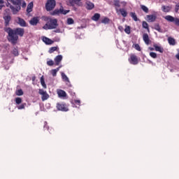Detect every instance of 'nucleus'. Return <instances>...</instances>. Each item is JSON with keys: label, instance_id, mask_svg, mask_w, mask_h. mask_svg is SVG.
<instances>
[{"label": "nucleus", "instance_id": "1", "mask_svg": "<svg viewBox=\"0 0 179 179\" xmlns=\"http://www.w3.org/2000/svg\"><path fill=\"white\" fill-rule=\"evenodd\" d=\"M10 1L11 2V3H13V5H15V6H16L15 8V6H10V9L13 13V15H16V13H17V12H19V10H20L21 7L22 6V3L23 6H24L26 5V3H24L23 1V0H10Z\"/></svg>", "mask_w": 179, "mask_h": 179}, {"label": "nucleus", "instance_id": "2", "mask_svg": "<svg viewBox=\"0 0 179 179\" xmlns=\"http://www.w3.org/2000/svg\"><path fill=\"white\" fill-rule=\"evenodd\" d=\"M4 31L8 34V40L13 44H16L19 36H17L15 30L11 29L10 27H6L4 28Z\"/></svg>", "mask_w": 179, "mask_h": 179}, {"label": "nucleus", "instance_id": "3", "mask_svg": "<svg viewBox=\"0 0 179 179\" xmlns=\"http://www.w3.org/2000/svg\"><path fill=\"white\" fill-rule=\"evenodd\" d=\"M58 27V20L57 19L50 20L43 27L45 30H52Z\"/></svg>", "mask_w": 179, "mask_h": 179}, {"label": "nucleus", "instance_id": "4", "mask_svg": "<svg viewBox=\"0 0 179 179\" xmlns=\"http://www.w3.org/2000/svg\"><path fill=\"white\" fill-rule=\"evenodd\" d=\"M56 5H57V3L55 0H48L45 4L46 10H48V12L52 10V9L55 8Z\"/></svg>", "mask_w": 179, "mask_h": 179}, {"label": "nucleus", "instance_id": "5", "mask_svg": "<svg viewBox=\"0 0 179 179\" xmlns=\"http://www.w3.org/2000/svg\"><path fill=\"white\" fill-rule=\"evenodd\" d=\"M67 13H69V10H64V8H60V9H56L54 11H52V13H50V14L52 16H55V15H66Z\"/></svg>", "mask_w": 179, "mask_h": 179}, {"label": "nucleus", "instance_id": "6", "mask_svg": "<svg viewBox=\"0 0 179 179\" xmlns=\"http://www.w3.org/2000/svg\"><path fill=\"white\" fill-rule=\"evenodd\" d=\"M39 94L42 96V101H45V100H48V98L50 97V95L47 94V92L44 91L43 90L40 89L38 92Z\"/></svg>", "mask_w": 179, "mask_h": 179}, {"label": "nucleus", "instance_id": "7", "mask_svg": "<svg viewBox=\"0 0 179 179\" xmlns=\"http://www.w3.org/2000/svg\"><path fill=\"white\" fill-rule=\"evenodd\" d=\"M57 108L59 111H68V106L65 103H57Z\"/></svg>", "mask_w": 179, "mask_h": 179}, {"label": "nucleus", "instance_id": "8", "mask_svg": "<svg viewBox=\"0 0 179 179\" xmlns=\"http://www.w3.org/2000/svg\"><path fill=\"white\" fill-rule=\"evenodd\" d=\"M157 18V16H156V15H146V20L149 23H153V22L156 21Z\"/></svg>", "mask_w": 179, "mask_h": 179}, {"label": "nucleus", "instance_id": "9", "mask_svg": "<svg viewBox=\"0 0 179 179\" xmlns=\"http://www.w3.org/2000/svg\"><path fill=\"white\" fill-rule=\"evenodd\" d=\"M14 31H15L17 36H20V37H23L24 34V29L23 28H17Z\"/></svg>", "mask_w": 179, "mask_h": 179}, {"label": "nucleus", "instance_id": "10", "mask_svg": "<svg viewBox=\"0 0 179 179\" xmlns=\"http://www.w3.org/2000/svg\"><path fill=\"white\" fill-rule=\"evenodd\" d=\"M42 40L43 43H45V44H46L47 45H51V44H54V41L45 36H44Z\"/></svg>", "mask_w": 179, "mask_h": 179}, {"label": "nucleus", "instance_id": "11", "mask_svg": "<svg viewBox=\"0 0 179 179\" xmlns=\"http://www.w3.org/2000/svg\"><path fill=\"white\" fill-rule=\"evenodd\" d=\"M38 23V17H34L29 20V24H31V26H37Z\"/></svg>", "mask_w": 179, "mask_h": 179}, {"label": "nucleus", "instance_id": "12", "mask_svg": "<svg viewBox=\"0 0 179 179\" xmlns=\"http://www.w3.org/2000/svg\"><path fill=\"white\" fill-rule=\"evenodd\" d=\"M143 39L147 45H149V44H150V39L149 38V35H148V34H143Z\"/></svg>", "mask_w": 179, "mask_h": 179}, {"label": "nucleus", "instance_id": "13", "mask_svg": "<svg viewBox=\"0 0 179 179\" xmlns=\"http://www.w3.org/2000/svg\"><path fill=\"white\" fill-rule=\"evenodd\" d=\"M130 62L131 64H132L133 65H136L138 64V57H136V56H135V55H132L130 57Z\"/></svg>", "mask_w": 179, "mask_h": 179}, {"label": "nucleus", "instance_id": "14", "mask_svg": "<svg viewBox=\"0 0 179 179\" xmlns=\"http://www.w3.org/2000/svg\"><path fill=\"white\" fill-rule=\"evenodd\" d=\"M57 93L60 98L66 97V92L62 90H57Z\"/></svg>", "mask_w": 179, "mask_h": 179}, {"label": "nucleus", "instance_id": "15", "mask_svg": "<svg viewBox=\"0 0 179 179\" xmlns=\"http://www.w3.org/2000/svg\"><path fill=\"white\" fill-rule=\"evenodd\" d=\"M61 61H62V55H57L55 58V65H57V66L59 65V63L61 62Z\"/></svg>", "mask_w": 179, "mask_h": 179}, {"label": "nucleus", "instance_id": "16", "mask_svg": "<svg viewBox=\"0 0 179 179\" xmlns=\"http://www.w3.org/2000/svg\"><path fill=\"white\" fill-rule=\"evenodd\" d=\"M94 8V3L90 2V1H87L86 2V8L88 9V10H92Z\"/></svg>", "mask_w": 179, "mask_h": 179}, {"label": "nucleus", "instance_id": "17", "mask_svg": "<svg viewBox=\"0 0 179 179\" xmlns=\"http://www.w3.org/2000/svg\"><path fill=\"white\" fill-rule=\"evenodd\" d=\"M18 24L22 27H26L27 25L26 24V21L22 18H18Z\"/></svg>", "mask_w": 179, "mask_h": 179}, {"label": "nucleus", "instance_id": "18", "mask_svg": "<svg viewBox=\"0 0 179 179\" xmlns=\"http://www.w3.org/2000/svg\"><path fill=\"white\" fill-rule=\"evenodd\" d=\"M3 19L5 20L6 26H9V22H10V15H5Z\"/></svg>", "mask_w": 179, "mask_h": 179}, {"label": "nucleus", "instance_id": "19", "mask_svg": "<svg viewBox=\"0 0 179 179\" xmlns=\"http://www.w3.org/2000/svg\"><path fill=\"white\" fill-rule=\"evenodd\" d=\"M162 10L163 12H165V13L170 12L171 10V6H162Z\"/></svg>", "mask_w": 179, "mask_h": 179}, {"label": "nucleus", "instance_id": "20", "mask_svg": "<svg viewBox=\"0 0 179 179\" xmlns=\"http://www.w3.org/2000/svg\"><path fill=\"white\" fill-rule=\"evenodd\" d=\"M32 9H33V2H30L27 6V12L28 13H30V12H31Z\"/></svg>", "mask_w": 179, "mask_h": 179}, {"label": "nucleus", "instance_id": "21", "mask_svg": "<svg viewBox=\"0 0 179 179\" xmlns=\"http://www.w3.org/2000/svg\"><path fill=\"white\" fill-rule=\"evenodd\" d=\"M164 19L166 20H167L168 22H174V17H173L171 15H166L164 17Z\"/></svg>", "mask_w": 179, "mask_h": 179}, {"label": "nucleus", "instance_id": "22", "mask_svg": "<svg viewBox=\"0 0 179 179\" xmlns=\"http://www.w3.org/2000/svg\"><path fill=\"white\" fill-rule=\"evenodd\" d=\"M100 19V14L99 13H95L94 16L92 17V20H94V22H97Z\"/></svg>", "mask_w": 179, "mask_h": 179}, {"label": "nucleus", "instance_id": "23", "mask_svg": "<svg viewBox=\"0 0 179 179\" xmlns=\"http://www.w3.org/2000/svg\"><path fill=\"white\" fill-rule=\"evenodd\" d=\"M59 71V67H57L55 69H52L50 71V73L52 75V76L55 77L57 76V73Z\"/></svg>", "mask_w": 179, "mask_h": 179}, {"label": "nucleus", "instance_id": "24", "mask_svg": "<svg viewBox=\"0 0 179 179\" xmlns=\"http://www.w3.org/2000/svg\"><path fill=\"white\" fill-rule=\"evenodd\" d=\"M141 8L142 10H143V12H145V13H149V8H148V7H146V6L141 5Z\"/></svg>", "mask_w": 179, "mask_h": 179}, {"label": "nucleus", "instance_id": "25", "mask_svg": "<svg viewBox=\"0 0 179 179\" xmlns=\"http://www.w3.org/2000/svg\"><path fill=\"white\" fill-rule=\"evenodd\" d=\"M41 83L44 89H47V85H45V82L44 81V76H42L41 78Z\"/></svg>", "mask_w": 179, "mask_h": 179}, {"label": "nucleus", "instance_id": "26", "mask_svg": "<svg viewBox=\"0 0 179 179\" xmlns=\"http://www.w3.org/2000/svg\"><path fill=\"white\" fill-rule=\"evenodd\" d=\"M101 23H103V24H108V23H110V19L108 17H104L101 20Z\"/></svg>", "mask_w": 179, "mask_h": 179}, {"label": "nucleus", "instance_id": "27", "mask_svg": "<svg viewBox=\"0 0 179 179\" xmlns=\"http://www.w3.org/2000/svg\"><path fill=\"white\" fill-rule=\"evenodd\" d=\"M168 41L171 45H174L176 44V40L173 38H169Z\"/></svg>", "mask_w": 179, "mask_h": 179}, {"label": "nucleus", "instance_id": "28", "mask_svg": "<svg viewBox=\"0 0 179 179\" xmlns=\"http://www.w3.org/2000/svg\"><path fill=\"white\" fill-rule=\"evenodd\" d=\"M154 47L155 48V51H158L159 52H163V48H162V47L158 46L157 45H154Z\"/></svg>", "mask_w": 179, "mask_h": 179}, {"label": "nucleus", "instance_id": "29", "mask_svg": "<svg viewBox=\"0 0 179 179\" xmlns=\"http://www.w3.org/2000/svg\"><path fill=\"white\" fill-rule=\"evenodd\" d=\"M155 30H157L159 33H162L163 32V31L162 30V28H160V26L159 25V24H155Z\"/></svg>", "mask_w": 179, "mask_h": 179}, {"label": "nucleus", "instance_id": "30", "mask_svg": "<svg viewBox=\"0 0 179 179\" xmlns=\"http://www.w3.org/2000/svg\"><path fill=\"white\" fill-rule=\"evenodd\" d=\"M62 78L65 82H69V78H68V76H66L65 73H62Z\"/></svg>", "mask_w": 179, "mask_h": 179}, {"label": "nucleus", "instance_id": "31", "mask_svg": "<svg viewBox=\"0 0 179 179\" xmlns=\"http://www.w3.org/2000/svg\"><path fill=\"white\" fill-rule=\"evenodd\" d=\"M130 16H131L132 19H134L135 22H138V17H136V14L135 13H131Z\"/></svg>", "mask_w": 179, "mask_h": 179}, {"label": "nucleus", "instance_id": "32", "mask_svg": "<svg viewBox=\"0 0 179 179\" xmlns=\"http://www.w3.org/2000/svg\"><path fill=\"white\" fill-rule=\"evenodd\" d=\"M58 48V47L55 46V47H52L49 49V53L50 54H52V52H54V51H57V49Z\"/></svg>", "mask_w": 179, "mask_h": 179}, {"label": "nucleus", "instance_id": "33", "mask_svg": "<svg viewBox=\"0 0 179 179\" xmlns=\"http://www.w3.org/2000/svg\"><path fill=\"white\" fill-rule=\"evenodd\" d=\"M120 12L122 16H123V17H127V11H125V10L120 9Z\"/></svg>", "mask_w": 179, "mask_h": 179}, {"label": "nucleus", "instance_id": "34", "mask_svg": "<svg viewBox=\"0 0 179 179\" xmlns=\"http://www.w3.org/2000/svg\"><path fill=\"white\" fill-rule=\"evenodd\" d=\"M124 31L127 34H131V27H129V26L126 27Z\"/></svg>", "mask_w": 179, "mask_h": 179}, {"label": "nucleus", "instance_id": "35", "mask_svg": "<svg viewBox=\"0 0 179 179\" xmlns=\"http://www.w3.org/2000/svg\"><path fill=\"white\" fill-rule=\"evenodd\" d=\"M143 29H147V30H149V24H148V22L145 21L143 22Z\"/></svg>", "mask_w": 179, "mask_h": 179}, {"label": "nucleus", "instance_id": "36", "mask_svg": "<svg viewBox=\"0 0 179 179\" xmlns=\"http://www.w3.org/2000/svg\"><path fill=\"white\" fill-rule=\"evenodd\" d=\"M133 48H135L137 51H141V46H139V44H134Z\"/></svg>", "mask_w": 179, "mask_h": 179}, {"label": "nucleus", "instance_id": "37", "mask_svg": "<svg viewBox=\"0 0 179 179\" xmlns=\"http://www.w3.org/2000/svg\"><path fill=\"white\" fill-rule=\"evenodd\" d=\"M17 96H23V90H18L15 92Z\"/></svg>", "mask_w": 179, "mask_h": 179}, {"label": "nucleus", "instance_id": "38", "mask_svg": "<svg viewBox=\"0 0 179 179\" xmlns=\"http://www.w3.org/2000/svg\"><path fill=\"white\" fill-rule=\"evenodd\" d=\"M150 56L152 58H157V54H156V52H150Z\"/></svg>", "mask_w": 179, "mask_h": 179}, {"label": "nucleus", "instance_id": "39", "mask_svg": "<svg viewBox=\"0 0 179 179\" xmlns=\"http://www.w3.org/2000/svg\"><path fill=\"white\" fill-rule=\"evenodd\" d=\"M73 23H74L73 19H72V18H68L67 19V24H73Z\"/></svg>", "mask_w": 179, "mask_h": 179}, {"label": "nucleus", "instance_id": "40", "mask_svg": "<svg viewBox=\"0 0 179 179\" xmlns=\"http://www.w3.org/2000/svg\"><path fill=\"white\" fill-rule=\"evenodd\" d=\"M15 103L16 104H20V103H22V99L20 97H17L15 99Z\"/></svg>", "mask_w": 179, "mask_h": 179}, {"label": "nucleus", "instance_id": "41", "mask_svg": "<svg viewBox=\"0 0 179 179\" xmlns=\"http://www.w3.org/2000/svg\"><path fill=\"white\" fill-rule=\"evenodd\" d=\"M13 55H15V57H17V55H19V52L17 51V49H14L13 50Z\"/></svg>", "mask_w": 179, "mask_h": 179}, {"label": "nucleus", "instance_id": "42", "mask_svg": "<svg viewBox=\"0 0 179 179\" xmlns=\"http://www.w3.org/2000/svg\"><path fill=\"white\" fill-rule=\"evenodd\" d=\"M47 64L49 66H52V65H54V61L52 60H49L47 62Z\"/></svg>", "mask_w": 179, "mask_h": 179}, {"label": "nucleus", "instance_id": "43", "mask_svg": "<svg viewBox=\"0 0 179 179\" xmlns=\"http://www.w3.org/2000/svg\"><path fill=\"white\" fill-rule=\"evenodd\" d=\"M175 24H176L177 26H179V19L178 18H174L173 20Z\"/></svg>", "mask_w": 179, "mask_h": 179}, {"label": "nucleus", "instance_id": "44", "mask_svg": "<svg viewBox=\"0 0 179 179\" xmlns=\"http://www.w3.org/2000/svg\"><path fill=\"white\" fill-rule=\"evenodd\" d=\"M24 106H26V103L21 104L20 106H18V110H23V108H24Z\"/></svg>", "mask_w": 179, "mask_h": 179}, {"label": "nucleus", "instance_id": "45", "mask_svg": "<svg viewBox=\"0 0 179 179\" xmlns=\"http://www.w3.org/2000/svg\"><path fill=\"white\" fill-rule=\"evenodd\" d=\"M178 10H179V3H178L175 7V12H178Z\"/></svg>", "mask_w": 179, "mask_h": 179}, {"label": "nucleus", "instance_id": "46", "mask_svg": "<svg viewBox=\"0 0 179 179\" xmlns=\"http://www.w3.org/2000/svg\"><path fill=\"white\" fill-rule=\"evenodd\" d=\"M115 6H117L119 8L120 6V1H114Z\"/></svg>", "mask_w": 179, "mask_h": 179}, {"label": "nucleus", "instance_id": "47", "mask_svg": "<svg viewBox=\"0 0 179 179\" xmlns=\"http://www.w3.org/2000/svg\"><path fill=\"white\" fill-rule=\"evenodd\" d=\"M54 31H55V33H61V30H59V29H56Z\"/></svg>", "mask_w": 179, "mask_h": 179}, {"label": "nucleus", "instance_id": "48", "mask_svg": "<svg viewBox=\"0 0 179 179\" xmlns=\"http://www.w3.org/2000/svg\"><path fill=\"white\" fill-rule=\"evenodd\" d=\"M5 12H6V13H9V12H10V10H9V8H7V9H6L5 10Z\"/></svg>", "mask_w": 179, "mask_h": 179}, {"label": "nucleus", "instance_id": "49", "mask_svg": "<svg viewBox=\"0 0 179 179\" xmlns=\"http://www.w3.org/2000/svg\"><path fill=\"white\" fill-rule=\"evenodd\" d=\"M6 6L10 7V6H12V5L10 3H8L6 4Z\"/></svg>", "mask_w": 179, "mask_h": 179}, {"label": "nucleus", "instance_id": "50", "mask_svg": "<svg viewBox=\"0 0 179 179\" xmlns=\"http://www.w3.org/2000/svg\"><path fill=\"white\" fill-rule=\"evenodd\" d=\"M75 103H78V104H80V100H76Z\"/></svg>", "mask_w": 179, "mask_h": 179}, {"label": "nucleus", "instance_id": "51", "mask_svg": "<svg viewBox=\"0 0 179 179\" xmlns=\"http://www.w3.org/2000/svg\"><path fill=\"white\" fill-rule=\"evenodd\" d=\"M80 1L82 0H74V2H76V3H78V2H80Z\"/></svg>", "mask_w": 179, "mask_h": 179}, {"label": "nucleus", "instance_id": "52", "mask_svg": "<svg viewBox=\"0 0 179 179\" xmlns=\"http://www.w3.org/2000/svg\"><path fill=\"white\" fill-rule=\"evenodd\" d=\"M0 3H3V0H0Z\"/></svg>", "mask_w": 179, "mask_h": 179}, {"label": "nucleus", "instance_id": "53", "mask_svg": "<svg viewBox=\"0 0 179 179\" xmlns=\"http://www.w3.org/2000/svg\"><path fill=\"white\" fill-rule=\"evenodd\" d=\"M4 6L3 5H0V10L2 9V7Z\"/></svg>", "mask_w": 179, "mask_h": 179}, {"label": "nucleus", "instance_id": "54", "mask_svg": "<svg viewBox=\"0 0 179 179\" xmlns=\"http://www.w3.org/2000/svg\"><path fill=\"white\" fill-rule=\"evenodd\" d=\"M35 80H36V78L34 77V78H32V80L34 81Z\"/></svg>", "mask_w": 179, "mask_h": 179}, {"label": "nucleus", "instance_id": "55", "mask_svg": "<svg viewBox=\"0 0 179 179\" xmlns=\"http://www.w3.org/2000/svg\"><path fill=\"white\" fill-rule=\"evenodd\" d=\"M62 67V66H59V69H60Z\"/></svg>", "mask_w": 179, "mask_h": 179}]
</instances>
